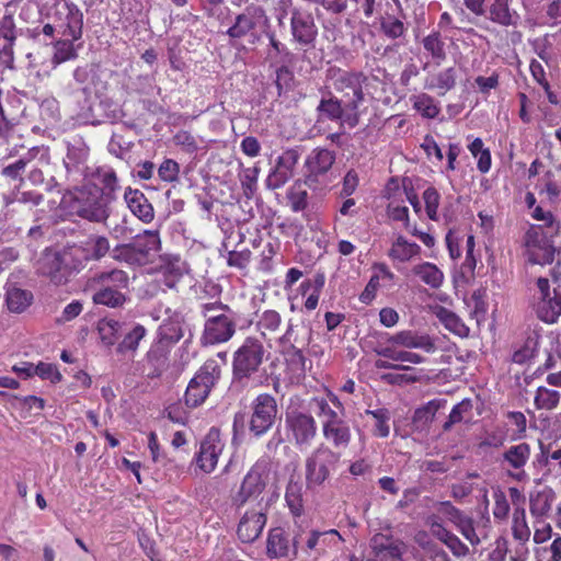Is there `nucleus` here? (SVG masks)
<instances>
[{"label": "nucleus", "mask_w": 561, "mask_h": 561, "mask_svg": "<svg viewBox=\"0 0 561 561\" xmlns=\"http://www.w3.org/2000/svg\"><path fill=\"white\" fill-rule=\"evenodd\" d=\"M341 455L330 446L321 443L305 461L306 485L308 489L321 486L335 471Z\"/></svg>", "instance_id": "nucleus-5"}, {"label": "nucleus", "mask_w": 561, "mask_h": 561, "mask_svg": "<svg viewBox=\"0 0 561 561\" xmlns=\"http://www.w3.org/2000/svg\"><path fill=\"white\" fill-rule=\"evenodd\" d=\"M537 317L546 323H554L561 316V293L553 289V295L540 298L536 305Z\"/></svg>", "instance_id": "nucleus-28"}, {"label": "nucleus", "mask_w": 561, "mask_h": 561, "mask_svg": "<svg viewBox=\"0 0 561 561\" xmlns=\"http://www.w3.org/2000/svg\"><path fill=\"white\" fill-rule=\"evenodd\" d=\"M122 324L114 319H103L99 322L98 330L101 336V340L107 346L113 345L118 336V332L121 331Z\"/></svg>", "instance_id": "nucleus-44"}, {"label": "nucleus", "mask_w": 561, "mask_h": 561, "mask_svg": "<svg viewBox=\"0 0 561 561\" xmlns=\"http://www.w3.org/2000/svg\"><path fill=\"white\" fill-rule=\"evenodd\" d=\"M87 244L90 245V260L99 261L110 251V241L104 236L92 237Z\"/></svg>", "instance_id": "nucleus-55"}, {"label": "nucleus", "mask_w": 561, "mask_h": 561, "mask_svg": "<svg viewBox=\"0 0 561 561\" xmlns=\"http://www.w3.org/2000/svg\"><path fill=\"white\" fill-rule=\"evenodd\" d=\"M421 248L416 243L409 242L404 237L399 236L392 243L389 256L400 262H407L413 256L420 254Z\"/></svg>", "instance_id": "nucleus-38"}, {"label": "nucleus", "mask_w": 561, "mask_h": 561, "mask_svg": "<svg viewBox=\"0 0 561 561\" xmlns=\"http://www.w3.org/2000/svg\"><path fill=\"white\" fill-rule=\"evenodd\" d=\"M380 30L386 37L390 39H398L404 36L407 27L399 19L388 15L387 18L381 19Z\"/></svg>", "instance_id": "nucleus-46"}, {"label": "nucleus", "mask_w": 561, "mask_h": 561, "mask_svg": "<svg viewBox=\"0 0 561 561\" xmlns=\"http://www.w3.org/2000/svg\"><path fill=\"white\" fill-rule=\"evenodd\" d=\"M220 377V366L213 359L205 362L186 387L185 405L191 409L202 405Z\"/></svg>", "instance_id": "nucleus-6"}, {"label": "nucleus", "mask_w": 561, "mask_h": 561, "mask_svg": "<svg viewBox=\"0 0 561 561\" xmlns=\"http://www.w3.org/2000/svg\"><path fill=\"white\" fill-rule=\"evenodd\" d=\"M265 524L266 515L264 513L245 512L238 524V538L244 543L254 542L262 534Z\"/></svg>", "instance_id": "nucleus-21"}, {"label": "nucleus", "mask_w": 561, "mask_h": 561, "mask_svg": "<svg viewBox=\"0 0 561 561\" xmlns=\"http://www.w3.org/2000/svg\"><path fill=\"white\" fill-rule=\"evenodd\" d=\"M265 481L257 468L251 470L243 478L239 491L232 497V504L240 508L247 502L256 500L265 489Z\"/></svg>", "instance_id": "nucleus-18"}, {"label": "nucleus", "mask_w": 561, "mask_h": 561, "mask_svg": "<svg viewBox=\"0 0 561 561\" xmlns=\"http://www.w3.org/2000/svg\"><path fill=\"white\" fill-rule=\"evenodd\" d=\"M437 318L444 324V327L460 337H468L470 329L465 322L453 311L440 307L437 311Z\"/></svg>", "instance_id": "nucleus-36"}, {"label": "nucleus", "mask_w": 561, "mask_h": 561, "mask_svg": "<svg viewBox=\"0 0 561 561\" xmlns=\"http://www.w3.org/2000/svg\"><path fill=\"white\" fill-rule=\"evenodd\" d=\"M220 254L222 252H226L227 255V264L231 267L237 268H245L251 260V251L249 249H242V250H229L226 242L222 243L220 248Z\"/></svg>", "instance_id": "nucleus-43"}, {"label": "nucleus", "mask_w": 561, "mask_h": 561, "mask_svg": "<svg viewBox=\"0 0 561 561\" xmlns=\"http://www.w3.org/2000/svg\"><path fill=\"white\" fill-rule=\"evenodd\" d=\"M33 301V294L30 290L16 287L9 288L5 294L8 309L14 313H22Z\"/></svg>", "instance_id": "nucleus-33"}, {"label": "nucleus", "mask_w": 561, "mask_h": 561, "mask_svg": "<svg viewBox=\"0 0 561 561\" xmlns=\"http://www.w3.org/2000/svg\"><path fill=\"white\" fill-rule=\"evenodd\" d=\"M335 161V152L325 148L313 149L306 160V168L311 175L325 174Z\"/></svg>", "instance_id": "nucleus-27"}, {"label": "nucleus", "mask_w": 561, "mask_h": 561, "mask_svg": "<svg viewBox=\"0 0 561 561\" xmlns=\"http://www.w3.org/2000/svg\"><path fill=\"white\" fill-rule=\"evenodd\" d=\"M432 534L444 542L456 557H465L469 548L453 533L447 530L440 523L431 524Z\"/></svg>", "instance_id": "nucleus-30"}, {"label": "nucleus", "mask_w": 561, "mask_h": 561, "mask_svg": "<svg viewBox=\"0 0 561 561\" xmlns=\"http://www.w3.org/2000/svg\"><path fill=\"white\" fill-rule=\"evenodd\" d=\"M530 457V447L527 443H519L510 446L503 454L500 461L501 467L507 476L517 481H524L527 474L524 467Z\"/></svg>", "instance_id": "nucleus-14"}, {"label": "nucleus", "mask_w": 561, "mask_h": 561, "mask_svg": "<svg viewBox=\"0 0 561 561\" xmlns=\"http://www.w3.org/2000/svg\"><path fill=\"white\" fill-rule=\"evenodd\" d=\"M131 244L144 265L148 262L149 256L160 249L159 232L157 230H145L133 238Z\"/></svg>", "instance_id": "nucleus-26"}, {"label": "nucleus", "mask_w": 561, "mask_h": 561, "mask_svg": "<svg viewBox=\"0 0 561 561\" xmlns=\"http://www.w3.org/2000/svg\"><path fill=\"white\" fill-rule=\"evenodd\" d=\"M90 261L88 247L66 244L58 250L47 249L39 261L38 271L55 285H65Z\"/></svg>", "instance_id": "nucleus-1"}, {"label": "nucleus", "mask_w": 561, "mask_h": 561, "mask_svg": "<svg viewBox=\"0 0 561 561\" xmlns=\"http://www.w3.org/2000/svg\"><path fill=\"white\" fill-rule=\"evenodd\" d=\"M293 178L291 173L275 165L270 172L265 181L266 187L270 190H277L284 186Z\"/></svg>", "instance_id": "nucleus-60"}, {"label": "nucleus", "mask_w": 561, "mask_h": 561, "mask_svg": "<svg viewBox=\"0 0 561 561\" xmlns=\"http://www.w3.org/2000/svg\"><path fill=\"white\" fill-rule=\"evenodd\" d=\"M424 49L431 55L436 65H440L447 57L445 42L439 32H432L422 39Z\"/></svg>", "instance_id": "nucleus-39"}, {"label": "nucleus", "mask_w": 561, "mask_h": 561, "mask_svg": "<svg viewBox=\"0 0 561 561\" xmlns=\"http://www.w3.org/2000/svg\"><path fill=\"white\" fill-rule=\"evenodd\" d=\"M456 81L457 71L454 67H449L433 76L427 82V88L438 90V93L444 95L456 87Z\"/></svg>", "instance_id": "nucleus-37"}, {"label": "nucleus", "mask_w": 561, "mask_h": 561, "mask_svg": "<svg viewBox=\"0 0 561 561\" xmlns=\"http://www.w3.org/2000/svg\"><path fill=\"white\" fill-rule=\"evenodd\" d=\"M472 401L463 399L457 403L450 411L448 420L443 424V431L449 432L455 424L465 422L469 423L472 419Z\"/></svg>", "instance_id": "nucleus-35"}, {"label": "nucleus", "mask_w": 561, "mask_h": 561, "mask_svg": "<svg viewBox=\"0 0 561 561\" xmlns=\"http://www.w3.org/2000/svg\"><path fill=\"white\" fill-rule=\"evenodd\" d=\"M412 273L421 278L423 283L432 288H439L444 280L443 272L433 263L424 262L414 265Z\"/></svg>", "instance_id": "nucleus-34"}, {"label": "nucleus", "mask_w": 561, "mask_h": 561, "mask_svg": "<svg viewBox=\"0 0 561 561\" xmlns=\"http://www.w3.org/2000/svg\"><path fill=\"white\" fill-rule=\"evenodd\" d=\"M184 317L181 312L174 311L165 319L158 329L157 342L172 348L183 337Z\"/></svg>", "instance_id": "nucleus-23"}, {"label": "nucleus", "mask_w": 561, "mask_h": 561, "mask_svg": "<svg viewBox=\"0 0 561 561\" xmlns=\"http://www.w3.org/2000/svg\"><path fill=\"white\" fill-rule=\"evenodd\" d=\"M44 196L34 191L19 192L12 201L5 204V216L10 215L11 219L16 222L26 221L31 216L35 221L42 219L45 210L37 209L43 203Z\"/></svg>", "instance_id": "nucleus-9"}, {"label": "nucleus", "mask_w": 561, "mask_h": 561, "mask_svg": "<svg viewBox=\"0 0 561 561\" xmlns=\"http://www.w3.org/2000/svg\"><path fill=\"white\" fill-rule=\"evenodd\" d=\"M525 245L529 262L533 264H551L554 260L556 248L552 242L537 230H529L525 237Z\"/></svg>", "instance_id": "nucleus-15"}, {"label": "nucleus", "mask_w": 561, "mask_h": 561, "mask_svg": "<svg viewBox=\"0 0 561 561\" xmlns=\"http://www.w3.org/2000/svg\"><path fill=\"white\" fill-rule=\"evenodd\" d=\"M423 198L425 202V209L428 218L432 220H436L440 198L437 190L434 187L426 188L425 192L423 193Z\"/></svg>", "instance_id": "nucleus-61"}, {"label": "nucleus", "mask_w": 561, "mask_h": 561, "mask_svg": "<svg viewBox=\"0 0 561 561\" xmlns=\"http://www.w3.org/2000/svg\"><path fill=\"white\" fill-rule=\"evenodd\" d=\"M224 444L220 439V433L217 428H210L208 434L201 443L197 455V465L204 472H211L218 462V457L222 451Z\"/></svg>", "instance_id": "nucleus-16"}, {"label": "nucleus", "mask_w": 561, "mask_h": 561, "mask_svg": "<svg viewBox=\"0 0 561 561\" xmlns=\"http://www.w3.org/2000/svg\"><path fill=\"white\" fill-rule=\"evenodd\" d=\"M262 20L267 21L262 8L248 7L244 12L237 15L233 25L228 28L227 34L232 38H241L253 31Z\"/></svg>", "instance_id": "nucleus-20"}, {"label": "nucleus", "mask_w": 561, "mask_h": 561, "mask_svg": "<svg viewBox=\"0 0 561 561\" xmlns=\"http://www.w3.org/2000/svg\"><path fill=\"white\" fill-rule=\"evenodd\" d=\"M173 140L176 146H180L184 151L188 153L196 152L198 149L197 142L190 131H178L173 137Z\"/></svg>", "instance_id": "nucleus-64"}, {"label": "nucleus", "mask_w": 561, "mask_h": 561, "mask_svg": "<svg viewBox=\"0 0 561 561\" xmlns=\"http://www.w3.org/2000/svg\"><path fill=\"white\" fill-rule=\"evenodd\" d=\"M278 414L276 399L270 393L259 394L251 403L249 431L254 437L266 434L275 424Z\"/></svg>", "instance_id": "nucleus-8"}, {"label": "nucleus", "mask_w": 561, "mask_h": 561, "mask_svg": "<svg viewBox=\"0 0 561 561\" xmlns=\"http://www.w3.org/2000/svg\"><path fill=\"white\" fill-rule=\"evenodd\" d=\"M171 347L162 342L154 341L147 352L145 368L147 377L150 379L159 378L169 367V353Z\"/></svg>", "instance_id": "nucleus-22"}, {"label": "nucleus", "mask_w": 561, "mask_h": 561, "mask_svg": "<svg viewBox=\"0 0 561 561\" xmlns=\"http://www.w3.org/2000/svg\"><path fill=\"white\" fill-rule=\"evenodd\" d=\"M67 153L64 159V164L69 175L75 173H81L82 167L85 164L90 148L85 144L84 139L80 136L71 137L66 142Z\"/></svg>", "instance_id": "nucleus-19"}, {"label": "nucleus", "mask_w": 561, "mask_h": 561, "mask_svg": "<svg viewBox=\"0 0 561 561\" xmlns=\"http://www.w3.org/2000/svg\"><path fill=\"white\" fill-rule=\"evenodd\" d=\"M72 42L73 41L68 37L67 39H59L55 43V53L51 58V62L55 66L77 57Z\"/></svg>", "instance_id": "nucleus-45"}, {"label": "nucleus", "mask_w": 561, "mask_h": 561, "mask_svg": "<svg viewBox=\"0 0 561 561\" xmlns=\"http://www.w3.org/2000/svg\"><path fill=\"white\" fill-rule=\"evenodd\" d=\"M539 344V335L533 333L526 337L523 345L516 350L512 356V360L516 364H524L533 358L537 352Z\"/></svg>", "instance_id": "nucleus-41"}, {"label": "nucleus", "mask_w": 561, "mask_h": 561, "mask_svg": "<svg viewBox=\"0 0 561 561\" xmlns=\"http://www.w3.org/2000/svg\"><path fill=\"white\" fill-rule=\"evenodd\" d=\"M290 31L294 42L300 47L305 49L314 47L318 26L312 13L294 8L290 15Z\"/></svg>", "instance_id": "nucleus-12"}, {"label": "nucleus", "mask_w": 561, "mask_h": 561, "mask_svg": "<svg viewBox=\"0 0 561 561\" xmlns=\"http://www.w3.org/2000/svg\"><path fill=\"white\" fill-rule=\"evenodd\" d=\"M285 499L290 512L299 516L302 512L301 488L297 483H289L286 489Z\"/></svg>", "instance_id": "nucleus-52"}, {"label": "nucleus", "mask_w": 561, "mask_h": 561, "mask_svg": "<svg viewBox=\"0 0 561 561\" xmlns=\"http://www.w3.org/2000/svg\"><path fill=\"white\" fill-rule=\"evenodd\" d=\"M267 554L271 558L286 557L288 553V540L280 529L271 531L267 538Z\"/></svg>", "instance_id": "nucleus-40"}, {"label": "nucleus", "mask_w": 561, "mask_h": 561, "mask_svg": "<svg viewBox=\"0 0 561 561\" xmlns=\"http://www.w3.org/2000/svg\"><path fill=\"white\" fill-rule=\"evenodd\" d=\"M180 174V164L173 159H165L158 169L159 178L164 182H176Z\"/></svg>", "instance_id": "nucleus-58"}, {"label": "nucleus", "mask_w": 561, "mask_h": 561, "mask_svg": "<svg viewBox=\"0 0 561 561\" xmlns=\"http://www.w3.org/2000/svg\"><path fill=\"white\" fill-rule=\"evenodd\" d=\"M560 392L546 387H539L535 396V405L539 410H553L560 402Z\"/></svg>", "instance_id": "nucleus-42"}, {"label": "nucleus", "mask_w": 561, "mask_h": 561, "mask_svg": "<svg viewBox=\"0 0 561 561\" xmlns=\"http://www.w3.org/2000/svg\"><path fill=\"white\" fill-rule=\"evenodd\" d=\"M389 342L408 348H420L426 353L436 350L434 340L428 334H419L413 331H401L389 337Z\"/></svg>", "instance_id": "nucleus-25"}, {"label": "nucleus", "mask_w": 561, "mask_h": 561, "mask_svg": "<svg viewBox=\"0 0 561 561\" xmlns=\"http://www.w3.org/2000/svg\"><path fill=\"white\" fill-rule=\"evenodd\" d=\"M376 352L379 356H382V357H386V358H389L392 360L409 362V363H413V364H421L422 362H424V358L421 355H419L416 353L408 352V351H397L391 347H383V348L377 350Z\"/></svg>", "instance_id": "nucleus-47"}, {"label": "nucleus", "mask_w": 561, "mask_h": 561, "mask_svg": "<svg viewBox=\"0 0 561 561\" xmlns=\"http://www.w3.org/2000/svg\"><path fill=\"white\" fill-rule=\"evenodd\" d=\"M110 199L103 190L85 185L68 190L60 201V209L69 216H78L91 222L102 224L110 217Z\"/></svg>", "instance_id": "nucleus-2"}, {"label": "nucleus", "mask_w": 561, "mask_h": 561, "mask_svg": "<svg viewBox=\"0 0 561 561\" xmlns=\"http://www.w3.org/2000/svg\"><path fill=\"white\" fill-rule=\"evenodd\" d=\"M56 13L59 15L60 24H58L59 33L72 41H78L82 36L83 14L77 5L72 3H64Z\"/></svg>", "instance_id": "nucleus-17"}, {"label": "nucleus", "mask_w": 561, "mask_h": 561, "mask_svg": "<svg viewBox=\"0 0 561 561\" xmlns=\"http://www.w3.org/2000/svg\"><path fill=\"white\" fill-rule=\"evenodd\" d=\"M413 107L428 118H434L439 113L438 107L434 104L433 98L425 93L415 96Z\"/></svg>", "instance_id": "nucleus-54"}, {"label": "nucleus", "mask_w": 561, "mask_h": 561, "mask_svg": "<svg viewBox=\"0 0 561 561\" xmlns=\"http://www.w3.org/2000/svg\"><path fill=\"white\" fill-rule=\"evenodd\" d=\"M112 257L115 261L125 262L130 265H142L131 242L116 245L112 250Z\"/></svg>", "instance_id": "nucleus-48"}, {"label": "nucleus", "mask_w": 561, "mask_h": 561, "mask_svg": "<svg viewBox=\"0 0 561 561\" xmlns=\"http://www.w3.org/2000/svg\"><path fill=\"white\" fill-rule=\"evenodd\" d=\"M0 37L7 43L15 44L18 30L12 14H4L0 20Z\"/></svg>", "instance_id": "nucleus-59"}, {"label": "nucleus", "mask_w": 561, "mask_h": 561, "mask_svg": "<svg viewBox=\"0 0 561 561\" xmlns=\"http://www.w3.org/2000/svg\"><path fill=\"white\" fill-rule=\"evenodd\" d=\"M124 198L130 211L140 220L150 222L153 219V207L141 191L128 187Z\"/></svg>", "instance_id": "nucleus-24"}, {"label": "nucleus", "mask_w": 561, "mask_h": 561, "mask_svg": "<svg viewBox=\"0 0 561 561\" xmlns=\"http://www.w3.org/2000/svg\"><path fill=\"white\" fill-rule=\"evenodd\" d=\"M440 408V401L431 400L425 405L415 410L413 423L425 425L434 420L436 412Z\"/></svg>", "instance_id": "nucleus-51"}, {"label": "nucleus", "mask_w": 561, "mask_h": 561, "mask_svg": "<svg viewBox=\"0 0 561 561\" xmlns=\"http://www.w3.org/2000/svg\"><path fill=\"white\" fill-rule=\"evenodd\" d=\"M312 401L318 408V415L323 419L322 427L324 425L337 423L339 421L343 420L339 413L329 405L324 398H314Z\"/></svg>", "instance_id": "nucleus-56"}, {"label": "nucleus", "mask_w": 561, "mask_h": 561, "mask_svg": "<svg viewBox=\"0 0 561 561\" xmlns=\"http://www.w3.org/2000/svg\"><path fill=\"white\" fill-rule=\"evenodd\" d=\"M513 536L516 540L526 542L530 537V530L525 519V512L522 511L520 516L515 513L512 527Z\"/></svg>", "instance_id": "nucleus-62"}, {"label": "nucleus", "mask_w": 561, "mask_h": 561, "mask_svg": "<svg viewBox=\"0 0 561 561\" xmlns=\"http://www.w3.org/2000/svg\"><path fill=\"white\" fill-rule=\"evenodd\" d=\"M285 425L297 447L309 446L317 436V422L309 413L298 410L288 411Z\"/></svg>", "instance_id": "nucleus-11"}, {"label": "nucleus", "mask_w": 561, "mask_h": 561, "mask_svg": "<svg viewBox=\"0 0 561 561\" xmlns=\"http://www.w3.org/2000/svg\"><path fill=\"white\" fill-rule=\"evenodd\" d=\"M287 198L293 211H302L308 206V192L300 184H295L288 192Z\"/></svg>", "instance_id": "nucleus-50"}, {"label": "nucleus", "mask_w": 561, "mask_h": 561, "mask_svg": "<svg viewBox=\"0 0 561 561\" xmlns=\"http://www.w3.org/2000/svg\"><path fill=\"white\" fill-rule=\"evenodd\" d=\"M146 335V329L141 324H137L129 333L125 335L123 341L117 346V352L125 353L127 351H135L139 342Z\"/></svg>", "instance_id": "nucleus-49"}, {"label": "nucleus", "mask_w": 561, "mask_h": 561, "mask_svg": "<svg viewBox=\"0 0 561 561\" xmlns=\"http://www.w3.org/2000/svg\"><path fill=\"white\" fill-rule=\"evenodd\" d=\"M436 510L438 513L446 516L454 524H462L465 522V515L449 501L437 503Z\"/></svg>", "instance_id": "nucleus-63"}, {"label": "nucleus", "mask_w": 561, "mask_h": 561, "mask_svg": "<svg viewBox=\"0 0 561 561\" xmlns=\"http://www.w3.org/2000/svg\"><path fill=\"white\" fill-rule=\"evenodd\" d=\"M318 122L329 121H341L343 123L344 108L342 101L337 98L330 95L329 98H322L317 106Z\"/></svg>", "instance_id": "nucleus-32"}, {"label": "nucleus", "mask_w": 561, "mask_h": 561, "mask_svg": "<svg viewBox=\"0 0 561 561\" xmlns=\"http://www.w3.org/2000/svg\"><path fill=\"white\" fill-rule=\"evenodd\" d=\"M485 7L489 20L502 26L514 24L513 12L510 9V0H489Z\"/></svg>", "instance_id": "nucleus-31"}, {"label": "nucleus", "mask_w": 561, "mask_h": 561, "mask_svg": "<svg viewBox=\"0 0 561 561\" xmlns=\"http://www.w3.org/2000/svg\"><path fill=\"white\" fill-rule=\"evenodd\" d=\"M265 348L254 336H248L234 351L232 357V381L243 383L256 374L264 362Z\"/></svg>", "instance_id": "nucleus-4"}, {"label": "nucleus", "mask_w": 561, "mask_h": 561, "mask_svg": "<svg viewBox=\"0 0 561 561\" xmlns=\"http://www.w3.org/2000/svg\"><path fill=\"white\" fill-rule=\"evenodd\" d=\"M322 434L335 448L347 447L352 438L350 425L345 420L324 425L322 427Z\"/></svg>", "instance_id": "nucleus-29"}, {"label": "nucleus", "mask_w": 561, "mask_h": 561, "mask_svg": "<svg viewBox=\"0 0 561 561\" xmlns=\"http://www.w3.org/2000/svg\"><path fill=\"white\" fill-rule=\"evenodd\" d=\"M362 80H365V77L362 72H345L337 80V83H340L337 89L345 87L352 89L353 91V96L343 107V124L350 128L356 127L360 121L359 105L364 101V92L360 84Z\"/></svg>", "instance_id": "nucleus-10"}, {"label": "nucleus", "mask_w": 561, "mask_h": 561, "mask_svg": "<svg viewBox=\"0 0 561 561\" xmlns=\"http://www.w3.org/2000/svg\"><path fill=\"white\" fill-rule=\"evenodd\" d=\"M275 73V85L277 88L278 96H280L283 93L288 92L293 88L294 73L285 64L279 66Z\"/></svg>", "instance_id": "nucleus-53"}, {"label": "nucleus", "mask_w": 561, "mask_h": 561, "mask_svg": "<svg viewBox=\"0 0 561 561\" xmlns=\"http://www.w3.org/2000/svg\"><path fill=\"white\" fill-rule=\"evenodd\" d=\"M366 414L373 415L376 420L375 434L379 437H387L390 432L388 425L390 420L389 411L387 409L366 410Z\"/></svg>", "instance_id": "nucleus-57"}, {"label": "nucleus", "mask_w": 561, "mask_h": 561, "mask_svg": "<svg viewBox=\"0 0 561 561\" xmlns=\"http://www.w3.org/2000/svg\"><path fill=\"white\" fill-rule=\"evenodd\" d=\"M92 283L99 286L92 296L95 305L119 308L126 302V296L122 293V289L127 288L129 283L126 272L117 268L100 272L93 276Z\"/></svg>", "instance_id": "nucleus-3"}, {"label": "nucleus", "mask_w": 561, "mask_h": 561, "mask_svg": "<svg viewBox=\"0 0 561 561\" xmlns=\"http://www.w3.org/2000/svg\"><path fill=\"white\" fill-rule=\"evenodd\" d=\"M310 342V332L301 329L295 330L291 324L288 325L285 334L279 339L282 354L287 368L296 376H304L306 373L307 358L304 350Z\"/></svg>", "instance_id": "nucleus-7"}, {"label": "nucleus", "mask_w": 561, "mask_h": 561, "mask_svg": "<svg viewBox=\"0 0 561 561\" xmlns=\"http://www.w3.org/2000/svg\"><path fill=\"white\" fill-rule=\"evenodd\" d=\"M236 332V322L227 313L211 316L206 319L202 342L204 345H215L229 341Z\"/></svg>", "instance_id": "nucleus-13"}]
</instances>
